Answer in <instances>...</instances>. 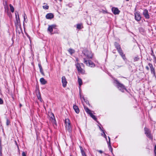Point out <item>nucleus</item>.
I'll use <instances>...</instances> for the list:
<instances>
[{
  "instance_id": "9",
  "label": "nucleus",
  "mask_w": 156,
  "mask_h": 156,
  "mask_svg": "<svg viewBox=\"0 0 156 156\" xmlns=\"http://www.w3.org/2000/svg\"><path fill=\"white\" fill-rule=\"evenodd\" d=\"M135 20L137 21H139L141 19V17L139 13L136 12L135 13Z\"/></svg>"
},
{
  "instance_id": "24",
  "label": "nucleus",
  "mask_w": 156,
  "mask_h": 156,
  "mask_svg": "<svg viewBox=\"0 0 156 156\" xmlns=\"http://www.w3.org/2000/svg\"><path fill=\"white\" fill-rule=\"evenodd\" d=\"M68 51L71 55L72 54L75 52L74 50L73 49H69L68 50Z\"/></svg>"
},
{
  "instance_id": "13",
  "label": "nucleus",
  "mask_w": 156,
  "mask_h": 156,
  "mask_svg": "<svg viewBox=\"0 0 156 156\" xmlns=\"http://www.w3.org/2000/svg\"><path fill=\"white\" fill-rule=\"evenodd\" d=\"M56 26L55 25H51L49 26L48 29V31L51 33L53 31V29L55 28Z\"/></svg>"
},
{
  "instance_id": "42",
  "label": "nucleus",
  "mask_w": 156,
  "mask_h": 156,
  "mask_svg": "<svg viewBox=\"0 0 156 156\" xmlns=\"http://www.w3.org/2000/svg\"><path fill=\"white\" fill-rule=\"evenodd\" d=\"M20 107L22 106V105L21 104H20Z\"/></svg>"
},
{
  "instance_id": "19",
  "label": "nucleus",
  "mask_w": 156,
  "mask_h": 156,
  "mask_svg": "<svg viewBox=\"0 0 156 156\" xmlns=\"http://www.w3.org/2000/svg\"><path fill=\"white\" fill-rule=\"evenodd\" d=\"M37 98L39 100L41 101H42V99L41 97L40 93L39 91L38 92V93L37 94Z\"/></svg>"
},
{
  "instance_id": "32",
  "label": "nucleus",
  "mask_w": 156,
  "mask_h": 156,
  "mask_svg": "<svg viewBox=\"0 0 156 156\" xmlns=\"http://www.w3.org/2000/svg\"><path fill=\"white\" fill-rule=\"evenodd\" d=\"M3 103V101L2 99L0 98V104H2Z\"/></svg>"
},
{
  "instance_id": "3",
  "label": "nucleus",
  "mask_w": 156,
  "mask_h": 156,
  "mask_svg": "<svg viewBox=\"0 0 156 156\" xmlns=\"http://www.w3.org/2000/svg\"><path fill=\"white\" fill-rule=\"evenodd\" d=\"M116 83L117 84V87L122 92H123L124 90H126L124 86L122 84L120 83L118 81H116Z\"/></svg>"
},
{
  "instance_id": "37",
  "label": "nucleus",
  "mask_w": 156,
  "mask_h": 156,
  "mask_svg": "<svg viewBox=\"0 0 156 156\" xmlns=\"http://www.w3.org/2000/svg\"><path fill=\"white\" fill-rule=\"evenodd\" d=\"M40 72L42 74L43 76H44V72L43 71V70L42 71H41Z\"/></svg>"
},
{
  "instance_id": "43",
  "label": "nucleus",
  "mask_w": 156,
  "mask_h": 156,
  "mask_svg": "<svg viewBox=\"0 0 156 156\" xmlns=\"http://www.w3.org/2000/svg\"><path fill=\"white\" fill-rule=\"evenodd\" d=\"M127 1H129V0H126Z\"/></svg>"
},
{
  "instance_id": "33",
  "label": "nucleus",
  "mask_w": 156,
  "mask_h": 156,
  "mask_svg": "<svg viewBox=\"0 0 156 156\" xmlns=\"http://www.w3.org/2000/svg\"><path fill=\"white\" fill-rule=\"evenodd\" d=\"M154 153H155V155L156 156V145H155L154 147Z\"/></svg>"
},
{
  "instance_id": "34",
  "label": "nucleus",
  "mask_w": 156,
  "mask_h": 156,
  "mask_svg": "<svg viewBox=\"0 0 156 156\" xmlns=\"http://www.w3.org/2000/svg\"><path fill=\"white\" fill-rule=\"evenodd\" d=\"M22 156H26V154L24 152H23L22 153Z\"/></svg>"
},
{
  "instance_id": "18",
  "label": "nucleus",
  "mask_w": 156,
  "mask_h": 156,
  "mask_svg": "<svg viewBox=\"0 0 156 156\" xmlns=\"http://www.w3.org/2000/svg\"><path fill=\"white\" fill-rule=\"evenodd\" d=\"M4 8L5 9V11L8 12L9 10V7L6 2H5V3L4 4Z\"/></svg>"
},
{
  "instance_id": "5",
  "label": "nucleus",
  "mask_w": 156,
  "mask_h": 156,
  "mask_svg": "<svg viewBox=\"0 0 156 156\" xmlns=\"http://www.w3.org/2000/svg\"><path fill=\"white\" fill-rule=\"evenodd\" d=\"M144 130L145 133L146 134L147 136L150 139H152V137L151 134L149 129L147 128H144Z\"/></svg>"
},
{
  "instance_id": "10",
  "label": "nucleus",
  "mask_w": 156,
  "mask_h": 156,
  "mask_svg": "<svg viewBox=\"0 0 156 156\" xmlns=\"http://www.w3.org/2000/svg\"><path fill=\"white\" fill-rule=\"evenodd\" d=\"M148 66L150 68L151 73L154 76L155 75V73L152 65L151 64L149 63L148 64Z\"/></svg>"
},
{
  "instance_id": "6",
  "label": "nucleus",
  "mask_w": 156,
  "mask_h": 156,
  "mask_svg": "<svg viewBox=\"0 0 156 156\" xmlns=\"http://www.w3.org/2000/svg\"><path fill=\"white\" fill-rule=\"evenodd\" d=\"M81 65L83 66V63H77L76 65V66L78 72L80 73H82L83 71V69L81 67Z\"/></svg>"
},
{
  "instance_id": "22",
  "label": "nucleus",
  "mask_w": 156,
  "mask_h": 156,
  "mask_svg": "<svg viewBox=\"0 0 156 156\" xmlns=\"http://www.w3.org/2000/svg\"><path fill=\"white\" fill-rule=\"evenodd\" d=\"M100 129L103 132V133L101 134L102 136H103L106 139H107V136L106 134L105 133L104 131L101 129V128L100 127Z\"/></svg>"
},
{
  "instance_id": "4",
  "label": "nucleus",
  "mask_w": 156,
  "mask_h": 156,
  "mask_svg": "<svg viewBox=\"0 0 156 156\" xmlns=\"http://www.w3.org/2000/svg\"><path fill=\"white\" fill-rule=\"evenodd\" d=\"M84 54L88 58H91L93 57V54L90 51L86 50L85 51Z\"/></svg>"
},
{
  "instance_id": "15",
  "label": "nucleus",
  "mask_w": 156,
  "mask_h": 156,
  "mask_svg": "<svg viewBox=\"0 0 156 156\" xmlns=\"http://www.w3.org/2000/svg\"><path fill=\"white\" fill-rule=\"evenodd\" d=\"M73 108L76 113H79L80 112V110L78 107L76 105H74L73 106Z\"/></svg>"
},
{
  "instance_id": "23",
  "label": "nucleus",
  "mask_w": 156,
  "mask_h": 156,
  "mask_svg": "<svg viewBox=\"0 0 156 156\" xmlns=\"http://www.w3.org/2000/svg\"><path fill=\"white\" fill-rule=\"evenodd\" d=\"M80 149L81 151V153L82 154V155L83 156H86L85 154L84 151L83 150L82 148L81 147H80Z\"/></svg>"
},
{
  "instance_id": "11",
  "label": "nucleus",
  "mask_w": 156,
  "mask_h": 156,
  "mask_svg": "<svg viewBox=\"0 0 156 156\" xmlns=\"http://www.w3.org/2000/svg\"><path fill=\"white\" fill-rule=\"evenodd\" d=\"M112 10L114 14L115 15L119 14L120 12L118 9L116 8H112Z\"/></svg>"
},
{
  "instance_id": "39",
  "label": "nucleus",
  "mask_w": 156,
  "mask_h": 156,
  "mask_svg": "<svg viewBox=\"0 0 156 156\" xmlns=\"http://www.w3.org/2000/svg\"><path fill=\"white\" fill-rule=\"evenodd\" d=\"M108 139H109V144H110V138L109 137V136H108Z\"/></svg>"
},
{
  "instance_id": "40",
  "label": "nucleus",
  "mask_w": 156,
  "mask_h": 156,
  "mask_svg": "<svg viewBox=\"0 0 156 156\" xmlns=\"http://www.w3.org/2000/svg\"><path fill=\"white\" fill-rule=\"evenodd\" d=\"M80 98H83V99L84 100V97H82V96L80 95Z\"/></svg>"
},
{
  "instance_id": "8",
  "label": "nucleus",
  "mask_w": 156,
  "mask_h": 156,
  "mask_svg": "<svg viewBox=\"0 0 156 156\" xmlns=\"http://www.w3.org/2000/svg\"><path fill=\"white\" fill-rule=\"evenodd\" d=\"M116 47L120 54L122 56V57L124 59L125 58V56L124 55H123V53L122 52L121 49H120V46L119 45H117V46H116Z\"/></svg>"
},
{
  "instance_id": "17",
  "label": "nucleus",
  "mask_w": 156,
  "mask_h": 156,
  "mask_svg": "<svg viewBox=\"0 0 156 156\" xmlns=\"http://www.w3.org/2000/svg\"><path fill=\"white\" fill-rule=\"evenodd\" d=\"M15 15H16V23H20V19L19 15L18 14V15H17L16 13H15Z\"/></svg>"
},
{
  "instance_id": "38",
  "label": "nucleus",
  "mask_w": 156,
  "mask_h": 156,
  "mask_svg": "<svg viewBox=\"0 0 156 156\" xmlns=\"http://www.w3.org/2000/svg\"><path fill=\"white\" fill-rule=\"evenodd\" d=\"M98 152H99L101 154L103 152L101 150H98Z\"/></svg>"
},
{
  "instance_id": "28",
  "label": "nucleus",
  "mask_w": 156,
  "mask_h": 156,
  "mask_svg": "<svg viewBox=\"0 0 156 156\" xmlns=\"http://www.w3.org/2000/svg\"><path fill=\"white\" fill-rule=\"evenodd\" d=\"M90 116L94 120H96V118L95 116L92 113L90 114Z\"/></svg>"
},
{
  "instance_id": "25",
  "label": "nucleus",
  "mask_w": 156,
  "mask_h": 156,
  "mask_svg": "<svg viewBox=\"0 0 156 156\" xmlns=\"http://www.w3.org/2000/svg\"><path fill=\"white\" fill-rule=\"evenodd\" d=\"M10 8V10L11 12H13L14 11V8L13 6L11 4L9 5Z\"/></svg>"
},
{
  "instance_id": "36",
  "label": "nucleus",
  "mask_w": 156,
  "mask_h": 156,
  "mask_svg": "<svg viewBox=\"0 0 156 156\" xmlns=\"http://www.w3.org/2000/svg\"><path fill=\"white\" fill-rule=\"evenodd\" d=\"M149 67H149V66H146V69H147V70H149Z\"/></svg>"
},
{
  "instance_id": "14",
  "label": "nucleus",
  "mask_w": 156,
  "mask_h": 156,
  "mask_svg": "<svg viewBox=\"0 0 156 156\" xmlns=\"http://www.w3.org/2000/svg\"><path fill=\"white\" fill-rule=\"evenodd\" d=\"M53 14L51 13H48L46 16V17L47 19H51L53 18Z\"/></svg>"
},
{
  "instance_id": "29",
  "label": "nucleus",
  "mask_w": 156,
  "mask_h": 156,
  "mask_svg": "<svg viewBox=\"0 0 156 156\" xmlns=\"http://www.w3.org/2000/svg\"><path fill=\"white\" fill-rule=\"evenodd\" d=\"M10 122L9 121L8 119H6V125H7V126L9 125L10 123Z\"/></svg>"
},
{
  "instance_id": "7",
  "label": "nucleus",
  "mask_w": 156,
  "mask_h": 156,
  "mask_svg": "<svg viewBox=\"0 0 156 156\" xmlns=\"http://www.w3.org/2000/svg\"><path fill=\"white\" fill-rule=\"evenodd\" d=\"M62 86L63 87H65L67 83V82L65 76H63L62 78Z\"/></svg>"
},
{
  "instance_id": "30",
  "label": "nucleus",
  "mask_w": 156,
  "mask_h": 156,
  "mask_svg": "<svg viewBox=\"0 0 156 156\" xmlns=\"http://www.w3.org/2000/svg\"><path fill=\"white\" fill-rule=\"evenodd\" d=\"M27 18V16H26L25 14H24V21L25 22H26V19Z\"/></svg>"
},
{
  "instance_id": "20",
  "label": "nucleus",
  "mask_w": 156,
  "mask_h": 156,
  "mask_svg": "<svg viewBox=\"0 0 156 156\" xmlns=\"http://www.w3.org/2000/svg\"><path fill=\"white\" fill-rule=\"evenodd\" d=\"M78 82L80 86V87L82 84V80L79 77H78Z\"/></svg>"
},
{
  "instance_id": "27",
  "label": "nucleus",
  "mask_w": 156,
  "mask_h": 156,
  "mask_svg": "<svg viewBox=\"0 0 156 156\" xmlns=\"http://www.w3.org/2000/svg\"><path fill=\"white\" fill-rule=\"evenodd\" d=\"M77 28L78 29H81L82 28V25L81 24H77Z\"/></svg>"
},
{
  "instance_id": "35",
  "label": "nucleus",
  "mask_w": 156,
  "mask_h": 156,
  "mask_svg": "<svg viewBox=\"0 0 156 156\" xmlns=\"http://www.w3.org/2000/svg\"><path fill=\"white\" fill-rule=\"evenodd\" d=\"M38 66H39V68L40 69H41V68H42L40 64H38Z\"/></svg>"
},
{
  "instance_id": "12",
  "label": "nucleus",
  "mask_w": 156,
  "mask_h": 156,
  "mask_svg": "<svg viewBox=\"0 0 156 156\" xmlns=\"http://www.w3.org/2000/svg\"><path fill=\"white\" fill-rule=\"evenodd\" d=\"M143 15L144 17L147 19H148L149 18V16L148 13V11L147 10L145 9L143 12Z\"/></svg>"
},
{
  "instance_id": "31",
  "label": "nucleus",
  "mask_w": 156,
  "mask_h": 156,
  "mask_svg": "<svg viewBox=\"0 0 156 156\" xmlns=\"http://www.w3.org/2000/svg\"><path fill=\"white\" fill-rule=\"evenodd\" d=\"M101 12L104 14L107 13L106 11L103 10H102V11H101Z\"/></svg>"
},
{
  "instance_id": "16",
  "label": "nucleus",
  "mask_w": 156,
  "mask_h": 156,
  "mask_svg": "<svg viewBox=\"0 0 156 156\" xmlns=\"http://www.w3.org/2000/svg\"><path fill=\"white\" fill-rule=\"evenodd\" d=\"M40 82L43 85L47 83V81L43 78H42L40 79Z\"/></svg>"
},
{
  "instance_id": "41",
  "label": "nucleus",
  "mask_w": 156,
  "mask_h": 156,
  "mask_svg": "<svg viewBox=\"0 0 156 156\" xmlns=\"http://www.w3.org/2000/svg\"><path fill=\"white\" fill-rule=\"evenodd\" d=\"M40 71H42L43 70V69L42 68H41V69H40Z\"/></svg>"
},
{
  "instance_id": "2",
  "label": "nucleus",
  "mask_w": 156,
  "mask_h": 156,
  "mask_svg": "<svg viewBox=\"0 0 156 156\" xmlns=\"http://www.w3.org/2000/svg\"><path fill=\"white\" fill-rule=\"evenodd\" d=\"M84 63L89 66L91 67H94L95 66V64L91 61L87 60L86 58L84 59Z\"/></svg>"
},
{
  "instance_id": "1",
  "label": "nucleus",
  "mask_w": 156,
  "mask_h": 156,
  "mask_svg": "<svg viewBox=\"0 0 156 156\" xmlns=\"http://www.w3.org/2000/svg\"><path fill=\"white\" fill-rule=\"evenodd\" d=\"M65 122L66 129L69 132H70L71 131V127L70 125V122L69 120L68 119H65Z\"/></svg>"
},
{
  "instance_id": "21",
  "label": "nucleus",
  "mask_w": 156,
  "mask_h": 156,
  "mask_svg": "<svg viewBox=\"0 0 156 156\" xmlns=\"http://www.w3.org/2000/svg\"><path fill=\"white\" fill-rule=\"evenodd\" d=\"M85 110L86 112L89 114L90 115V114H92V113L91 112V111L88 108H85Z\"/></svg>"
},
{
  "instance_id": "26",
  "label": "nucleus",
  "mask_w": 156,
  "mask_h": 156,
  "mask_svg": "<svg viewBox=\"0 0 156 156\" xmlns=\"http://www.w3.org/2000/svg\"><path fill=\"white\" fill-rule=\"evenodd\" d=\"M43 8L44 9H47L49 8V6L47 5H45L43 6Z\"/></svg>"
}]
</instances>
